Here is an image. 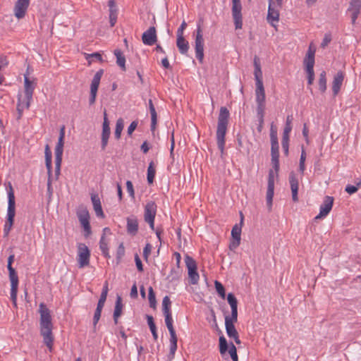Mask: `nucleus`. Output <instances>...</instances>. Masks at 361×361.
<instances>
[{"instance_id": "1a4fd4ad", "label": "nucleus", "mask_w": 361, "mask_h": 361, "mask_svg": "<svg viewBox=\"0 0 361 361\" xmlns=\"http://www.w3.org/2000/svg\"><path fill=\"white\" fill-rule=\"evenodd\" d=\"M185 265L188 270V277L191 284L195 285L198 283L200 276L197 271V264L192 257L186 255L185 257Z\"/></svg>"}, {"instance_id": "393cba45", "label": "nucleus", "mask_w": 361, "mask_h": 361, "mask_svg": "<svg viewBox=\"0 0 361 361\" xmlns=\"http://www.w3.org/2000/svg\"><path fill=\"white\" fill-rule=\"evenodd\" d=\"M227 300L231 308V314L229 317L238 318V300L234 294L232 293H228Z\"/></svg>"}, {"instance_id": "f8f14e48", "label": "nucleus", "mask_w": 361, "mask_h": 361, "mask_svg": "<svg viewBox=\"0 0 361 361\" xmlns=\"http://www.w3.org/2000/svg\"><path fill=\"white\" fill-rule=\"evenodd\" d=\"M157 205L154 202H149L145 207V221L149 224L150 228L154 229V218L156 215Z\"/></svg>"}, {"instance_id": "603ef678", "label": "nucleus", "mask_w": 361, "mask_h": 361, "mask_svg": "<svg viewBox=\"0 0 361 361\" xmlns=\"http://www.w3.org/2000/svg\"><path fill=\"white\" fill-rule=\"evenodd\" d=\"M215 288L216 290V292L219 293V295L223 298H225L226 294H225V288L224 286L218 281H215L214 282Z\"/></svg>"}, {"instance_id": "2eb2a0df", "label": "nucleus", "mask_w": 361, "mask_h": 361, "mask_svg": "<svg viewBox=\"0 0 361 361\" xmlns=\"http://www.w3.org/2000/svg\"><path fill=\"white\" fill-rule=\"evenodd\" d=\"M333 204L334 198L330 196H326L323 203L320 206L319 214L315 216L314 220L325 217L331 210Z\"/></svg>"}, {"instance_id": "f3484780", "label": "nucleus", "mask_w": 361, "mask_h": 361, "mask_svg": "<svg viewBox=\"0 0 361 361\" xmlns=\"http://www.w3.org/2000/svg\"><path fill=\"white\" fill-rule=\"evenodd\" d=\"M273 0H269V8H268V13L267 20L268 23L271 24V26L276 27V23L279 20V11L274 8L273 6L274 4Z\"/></svg>"}, {"instance_id": "dca6fc26", "label": "nucleus", "mask_w": 361, "mask_h": 361, "mask_svg": "<svg viewBox=\"0 0 361 361\" xmlns=\"http://www.w3.org/2000/svg\"><path fill=\"white\" fill-rule=\"evenodd\" d=\"M29 4V0H17L14 6V15L18 19L25 17Z\"/></svg>"}, {"instance_id": "5701e85b", "label": "nucleus", "mask_w": 361, "mask_h": 361, "mask_svg": "<svg viewBox=\"0 0 361 361\" xmlns=\"http://www.w3.org/2000/svg\"><path fill=\"white\" fill-rule=\"evenodd\" d=\"M289 183L292 192V199L294 202L298 200V180L294 172H290L289 175Z\"/></svg>"}, {"instance_id": "7c9ffc66", "label": "nucleus", "mask_w": 361, "mask_h": 361, "mask_svg": "<svg viewBox=\"0 0 361 361\" xmlns=\"http://www.w3.org/2000/svg\"><path fill=\"white\" fill-rule=\"evenodd\" d=\"M103 73V70L100 69L94 74L90 85L91 91L97 92Z\"/></svg>"}, {"instance_id": "423d86ee", "label": "nucleus", "mask_w": 361, "mask_h": 361, "mask_svg": "<svg viewBox=\"0 0 361 361\" xmlns=\"http://www.w3.org/2000/svg\"><path fill=\"white\" fill-rule=\"evenodd\" d=\"M77 217L84 229L85 236L88 237L91 233V226L90 224V213L87 209L84 206H80L76 211Z\"/></svg>"}, {"instance_id": "4c0bfd02", "label": "nucleus", "mask_w": 361, "mask_h": 361, "mask_svg": "<svg viewBox=\"0 0 361 361\" xmlns=\"http://www.w3.org/2000/svg\"><path fill=\"white\" fill-rule=\"evenodd\" d=\"M318 85L319 90L322 92H324L326 90V72L324 71H322V73L319 74Z\"/></svg>"}, {"instance_id": "c9c22d12", "label": "nucleus", "mask_w": 361, "mask_h": 361, "mask_svg": "<svg viewBox=\"0 0 361 361\" xmlns=\"http://www.w3.org/2000/svg\"><path fill=\"white\" fill-rule=\"evenodd\" d=\"M7 268L9 271L11 285L18 284V277L15 269L12 267V263H8Z\"/></svg>"}, {"instance_id": "f704fd0d", "label": "nucleus", "mask_w": 361, "mask_h": 361, "mask_svg": "<svg viewBox=\"0 0 361 361\" xmlns=\"http://www.w3.org/2000/svg\"><path fill=\"white\" fill-rule=\"evenodd\" d=\"M146 319H147L149 329L152 334L153 338L155 341H157L158 338V335H157V327H156V325L154 322V318L152 316L147 314Z\"/></svg>"}, {"instance_id": "f257e3e1", "label": "nucleus", "mask_w": 361, "mask_h": 361, "mask_svg": "<svg viewBox=\"0 0 361 361\" xmlns=\"http://www.w3.org/2000/svg\"><path fill=\"white\" fill-rule=\"evenodd\" d=\"M39 313L40 314V334L43 337L44 343L51 350L54 342V336L52 334L53 324L51 322V312L47 305L42 302L39 305Z\"/></svg>"}, {"instance_id": "aec40b11", "label": "nucleus", "mask_w": 361, "mask_h": 361, "mask_svg": "<svg viewBox=\"0 0 361 361\" xmlns=\"http://www.w3.org/2000/svg\"><path fill=\"white\" fill-rule=\"evenodd\" d=\"M142 42L146 45H153L157 40L156 28L150 27L142 36Z\"/></svg>"}, {"instance_id": "e433bc0d", "label": "nucleus", "mask_w": 361, "mask_h": 361, "mask_svg": "<svg viewBox=\"0 0 361 361\" xmlns=\"http://www.w3.org/2000/svg\"><path fill=\"white\" fill-rule=\"evenodd\" d=\"M99 247L102 250V254L106 257L109 258L110 255L109 253L108 243L105 240L104 234L102 235L100 241H99Z\"/></svg>"}, {"instance_id": "a878e982", "label": "nucleus", "mask_w": 361, "mask_h": 361, "mask_svg": "<svg viewBox=\"0 0 361 361\" xmlns=\"http://www.w3.org/2000/svg\"><path fill=\"white\" fill-rule=\"evenodd\" d=\"M227 300L231 308V314L229 317L238 318V300L234 294L232 293H228Z\"/></svg>"}, {"instance_id": "de8ad7c7", "label": "nucleus", "mask_w": 361, "mask_h": 361, "mask_svg": "<svg viewBox=\"0 0 361 361\" xmlns=\"http://www.w3.org/2000/svg\"><path fill=\"white\" fill-rule=\"evenodd\" d=\"M150 114H151V130L152 132L154 131L157 125V115L155 110V108L149 109Z\"/></svg>"}, {"instance_id": "39448f33", "label": "nucleus", "mask_w": 361, "mask_h": 361, "mask_svg": "<svg viewBox=\"0 0 361 361\" xmlns=\"http://www.w3.org/2000/svg\"><path fill=\"white\" fill-rule=\"evenodd\" d=\"M314 54L315 49H312V46L310 45L304 59V64L306 67V71L307 73V83L310 85L313 83L314 80Z\"/></svg>"}, {"instance_id": "cd10ccee", "label": "nucleus", "mask_w": 361, "mask_h": 361, "mask_svg": "<svg viewBox=\"0 0 361 361\" xmlns=\"http://www.w3.org/2000/svg\"><path fill=\"white\" fill-rule=\"evenodd\" d=\"M254 66H255L254 75H255V78L256 80V84H259V82H263L262 72L261 70L259 59L256 56L254 58Z\"/></svg>"}, {"instance_id": "f03ea898", "label": "nucleus", "mask_w": 361, "mask_h": 361, "mask_svg": "<svg viewBox=\"0 0 361 361\" xmlns=\"http://www.w3.org/2000/svg\"><path fill=\"white\" fill-rule=\"evenodd\" d=\"M230 113L228 109L225 106H221L219 110L218 116V123L216 130V141L218 148L220 149L221 154L224 153L225 145V135L227 130L228 123V118Z\"/></svg>"}, {"instance_id": "ddd939ff", "label": "nucleus", "mask_w": 361, "mask_h": 361, "mask_svg": "<svg viewBox=\"0 0 361 361\" xmlns=\"http://www.w3.org/2000/svg\"><path fill=\"white\" fill-rule=\"evenodd\" d=\"M78 248V262L79 267L82 268L87 266L90 263V252L88 247L84 243H79Z\"/></svg>"}, {"instance_id": "13d9d810", "label": "nucleus", "mask_w": 361, "mask_h": 361, "mask_svg": "<svg viewBox=\"0 0 361 361\" xmlns=\"http://www.w3.org/2000/svg\"><path fill=\"white\" fill-rule=\"evenodd\" d=\"M331 41V35L329 33L325 34L323 40L321 43V47L324 49Z\"/></svg>"}, {"instance_id": "c85d7f7f", "label": "nucleus", "mask_w": 361, "mask_h": 361, "mask_svg": "<svg viewBox=\"0 0 361 361\" xmlns=\"http://www.w3.org/2000/svg\"><path fill=\"white\" fill-rule=\"evenodd\" d=\"M176 45L181 54H187L189 49V43L184 37H177Z\"/></svg>"}, {"instance_id": "bb28decb", "label": "nucleus", "mask_w": 361, "mask_h": 361, "mask_svg": "<svg viewBox=\"0 0 361 361\" xmlns=\"http://www.w3.org/2000/svg\"><path fill=\"white\" fill-rule=\"evenodd\" d=\"M138 231V221L136 217L130 216L127 218V232L130 235H135Z\"/></svg>"}, {"instance_id": "0eeeda50", "label": "nucleus", "mask_w": 361, "mask_h": 361, "mask_svg": "<svg viewBox=\"0 0 361 361\" xmlns=\"http://www.w3.org/2000/svg\"><path fill=\"white\" fill-rule=\"evenodd\" d=\"M279 171L276 172V169H270L268 176V184L267 191V204L269 211H271L272 207L273 197L274 193V178L278 176Z\"/></svg>"}, {"instance_id": "09e8293b", "label": "nucleus", "mask_w": 361, "mask_h": 361, "mask_svg": "<svg viewBox=\"0 0 361 361\" xmlns=\"http://www.w3.org/2000/svg\"><path fill=\"white\" fill-rule=\"evenodd\" d=\"M18 285H11V299L15 307H17V293H18Z\"/></svg>"}, {"instance_id": "e2e57ef3", "label": "nucleus", "mask_w": 361, "mask_h": 361, "mask_svg": "<svg viewBox=\"0 0 361 361\" xmlns=\"http://www.w3.org/2000/svg\"><path fill=\"white\" fill-rule=\"evenodd\" d=\"M86 59L89 60L90 58L95 59L96 60H98L99 61H102V55L97 52L91 54H86Z\"/></svg>"}, {"instance_id": "bf43d9fd", "label": "nucleus", "mask_w": 361, "mask_h": 361, "mask_svg": "<svg viewBox=\"0 0 361 361\" xmlns=\"http://www.w3.org/2000/svg\"><path fill=\"white\" fill-rule=\"evenodd\" d=\"M135 264H136L137 270L140 272L143 271V266L142 264V261L140 259L138 255H137V254L135 256Z\"/></svg>"}, {"instance_id": "69168bd1", "label": "nucleus", "mask_w": 361, "mask_h": 361, "mask_svg": "<svg viewBox=\"0 0 361 361\" xmlns=\"http://www.w3.org/2000/svg\"><path fill=\"white\" fill-rule=\"evenodd\" d=\"M102 311L97 310L94 312V317H93V325L95 326L100 319Z\"/></svg>"}, {"instance_id": "58836bf2", "label": "nucleus", "mask_w": 361, "mask_h": 361, "mask_svg": "<svg viewBox=\"0 0 361 361\" xmlns=\"http://www.w3.org/2000/svg\"><path fill=\"white\" fill-rule=\"evenodd\" d=\"M156 170L154 166V162L151 161L147 169V182L149 184H152L154 182Z\"/></svg>"}, {"instance_id": "4d7b16f0", "label": "nucleus", "mask_w": 361, "mask_h": 361, "mask_svg": "<svg viewBox=\"0 0 361 361\" xmlns=\"http://www.w3.org/2000/svg\"><path fill=\"white\" fill-rule=\"evenodd\" d=\"M126 188L129 195L135 199V191L132 182L130 180H127L126 182Z\"/></svg>"}, {"instance_id": "5fc2aeb1", "label": "nucleus", "mask_w": 361, "mask_h": 361, "mask_svg": "<svg viewBox=\"0 0 361 361\" xmlns=\"http://www.w3.org/2000/svg\"><path fill=\"white\" fill-rule=\"evenodd\" d=\"M108 6L109 7V15L118 16V8L114 0H109L108 1Z\"/></svg>"}, {"instance_id": "c756f323", "label": "nucleus", "mask_w": 361, "mask_h": 361, "mask_svg": "<svg viewBox=\"0 0 361 361\" xmlns=\"http://www.w3.org/2000/svg\"><path fill=\"white\" fill-rule=\"evenodd\" d=\"M122 308H123V304H122V300L121 296L118 295L116 303H115V308L114 312V321L116 324H118V317L122 314Z\"/></svg>"}, {"instance_id": "79ce46f5", "label": "nucleus", "mask_w": 361, "mask_h": 361, "mask_svg": "<svg viewBox=\"0 0 361 361\" xmlns=\"http://www.w3.org/2000/svg\"><path fill=\"white\" fill-rule=\"evenodd\" d=\"M257 116L258 121H261L262 123L264 116L265 102H259L257 103Z\"/></svg>"}, {"instance_id": "864d4df0", "label": "nucleus", "mask_w": 361, "mask_h": 361, "mask_svg": "<svg viewBox=\"0 0 361 361\" xmlns=\"http://www.w3.org/2000/svg\"><path fill=\"white\" fill-rule=\"evenodd\" d=\"M228 353L233 361H238V357L237 355V349L233 343H230Z\"/></svg>"}, {"instance_id": "9d476101", "label": "nucleus", "mask_w": 361, "mask_h": 361, "mask_svg": "<svg viewBox=\"0 0 361 361\" xmlns=\"http://www.w3.org/2000/svg\"><path fill=\"white\" fill-rule=\"evenodd\" d=\"M241 220L240 225L235 224L231 231V240L229 243V249L231 250H235L240 243V235H241V225L243 224V216L240 212Z\"/></svg>"}, {"instance_id": "20e7f679", "label": "nucleus", "mask_w": 361, "mask_h": 361, "mask_svg": "<svg viewBox=\"0 0 361 361\" xmlns=\"http://www.w3.org/2000/svg\"><path fill=\"white\" fill-rule=\"evenodd\" d=\"M270 139H271V164L273 168L276 171H279V142L277 137V130L273 126H271L270 129Z\"/></svg>"}, {"instance_id": "9b49d317", "label": "nucleus", "mask_w": 361, "mask_h": 361, "mask_svg": "<svg viewBox=\"0 0 361 361\" xmlns=\"http://www.w3.org/2000/svg\"><path fill=\"white\" fill-rule=\"evenodd\" d=\"M195 43L196 58L200 63H202L204 59V39L200 26L197 27Z\"/></svg>"}, {"instance_id": "49530a36", "label": "nucleus", "mask_w": 361, "mask_h": 361, "mask_svg": "<svg viewBox=\"0 0 361 361\" xmlns=\"http://www.w3.org/2000/svg\"><path fill=\"white\" fill-rule=\"evenodd\" d=\"M24 108H26L25 104L24 105L23 102L22 101L21 94H18V103H17V111H18L17 119L18 120H19L21 118Z\"/></svg>"}, {"instance_id": "a18cd8bd", "label": "nucleus", "mask_w": 361, "mask_h": 361, "mask_svg": "<svg viewBox=\"0 0 361 361\" xmlns=\"http://www.w3.org/2000/svg\"><path fill=\"white\" fill-rule=\"evenodd\" d=\"M228 343L227 341L224 336L219 337V351L221 355L226 353L228 350Z\"/></svg>"}, {"instance_id": "ea45409f", "label": "nucleus", "mask_w": 361, "mask_h": 361, "mask_svg": "<svg viewBox=\"0 0 361 361\" xmlns=\"http://www.w3.org/2000/svg\"><path fill=\"white\" fill-rule=\"evenodd\" d=\"M64 138L59 137L58 142L55 147V157H62L63 152Z\"/></svg>"}, {"instance_id": "052dcab7", "label": "nucleus", "mask_w": 361, "mask_h": 361, "mask_svg": "<svg viewBox=\"0 0 361 361\" xmlns=\"http://www.w3.org/2000/svg\"><path fill=\"white\" fill-rule=\"evenodd\" d=\"M186 27L187 23H185V21H183L180 26L178 27L177 30V37H183V32Z\"/></svg>"}, {"instance_id": "412c9836", "label": "nucleus", "mask_w": 361, "mask_h": 361, "mask_svg": "<svg viewBox=\"0 0 361 361\" xmlns=\"http://www.w3.org/2000/svg\"><path fill=\"white\" fill-rule=\"evenodd\" d=\"M238 318L229 317V315L225 316L226 331L229 338L238 334L234 324L237 322Z\"/></svg>"}, {"instance_id": "c03bdc74", "label": "nucleus", "mask_w": 361, "mask_h": 361, "mask_svg": "<svg viewBox=\"0 0 361 361\" xmlns=\"http://www.w3.org/2000/svg\"><path fill=\"white\" fill-rule=\"evenodd\" d=\"M178 338L176 335L170 336V355L173 357L177 350Z\"/></svg>"}, {"instance_id": "4be33fe9", "label": "nucleus", "mask_w": 361, "mask_h": 361, "mask_svg": "<svg viewBox=\"0 0 361 361\" xmlns=\"http://www.w3.org/2000/svg\"><path fill=\"white\" fill-rule=\"evenodd\" d=\"M344 80V73L342 71H338L334 76L332 82V91L334 95L336 96L339 92L341 85Z\"/></svg>"}, {"instance_id": "37998d69", "label": "nucleus", "mask_w": 361, "mask_h": 361, "mask_svg": "<svg viewBox=\"0 0 361 361\" xmlns=\"http://www.w3.org/2000/svg\"><path fill=\"white\" fill-rule=\"evenodd\" d=\"M171 302L169 296H165L162 300V311L164 314L171 313Z\"/></svg>"}, {"instance_id": "8fccbe9b", "label": "nucleus", "mask_w": 361, "mask_h": 361, "mask_svg": "<svg viewBox=\"0 0 361 361\" xmlns=\"http://www.w3.org/2000/svg\"><path fill=\"white\" fill-rule=\"evenodd\" d=\"M148 299L149 302V305L152 308H155L156 307V297L155 293L152 287H149L148 290Z\"/></svg>"}, {"instance_id": "a211bd4d", "label": "nucleus", "mask_w": 361, "mask_h": 361, "mask_svg": "<svg viewBox=\"0 0 361 361\" xmlns=\"http://www.w3.org/2000/svg\"><path fill=\"white\" fill-rule=\"evenodd\" d=\"M111 130L109 127V123L106 116V113L104 111V122L102 125V149L104 150L108 144V140L110 136Z\"/></svg>"}, {"instance_id": "3c124183", "label": "nucleus", "mask_w": 361, "mask_h": 361, "mask_svg": "<svg viewBox=\"0 0 361 361\" xmlns=\"http://www.w3.org/2000/svg\"><path fill=\"white\" fill-rule=\"evenodd\" d=\"M62 157H55V178L57 180L61 173Z\"/></svg>"}, {"instance_id": "6e6552de", "label": "nucleus", "mask_w": 361, "mask_h": 361, "mask_svg": "<svg viewBox=\"0 0 361 361\" xmlns=\"http://www.w3.org/2000/svg\"><path fill=\"white\" fill-rule=\"evenodd\" d=\"M242 4L240 0H232V17L235 28L241 29L243 27Z\"/></svg>"}, {"instance_id": "0e129e2a", "label": "nucleus", "mask_w": 361, "mask_h": 361, "mask_svg": "<svg viewBox=\"0 0 361 361\" xmlns=\"http://www.w3.org/2000/svg\"><path fill=\"white\" fill-rule=\"evenodd\" d=\"M137 126V121H133L128 128V135H131Z\"/></svg>"}, {"instance_id": "6e6d98bb", "label": "nucleus", "mask_w": 361, "mask_h": 361, "mask_svg": "<svg viewBox=\"0 0 361 361\" xmlns=\"http://www.w3.org/2000/svg\"><path fill=\"white\" fill-rule=\"evenodd\" d=\"M306 159V153L304 149L302 150L300 159V164H299V171L303 174L304 171L305 169V162Z\"/></svg>"}, {"instance_id": "680f3d73", "label": "nucleus", "mask_w": 361, "mask_h": 361, "mask_svg": "<svg viewBox=\"0 0 361 361\" xmlns=\"http://www.w3.org/2000/svg\"><path fill=\"white\" fill-rule=\"evenodd\" d=\"M358 188L356 185H348L345 190L350 195H352L357 191Z\"/></svg>"}, {"instance_id": "2f4dec72", "label": "nucleus", "mask_w": 361, "mask_h": 361, "mask_svg": "<svg viewBox=\"0 0 361 361\" xmlns=\"http://www.w3.org/2000/svg\"><path fill=\"white\" fill-rule=\"evenodd\" d=\"M256 102H265V92L263 82L256 84Z\"/></svg>"}, {"instance_id": "7ed1b4c3", "label": "nucleus", "mask_w": 361, "mask_h": 361, "mask_svg": "<svg viewBox=\"0 0 361 361\" xmlns=\"http://www.w3.org/2000/svg\"><path fill=\"white\" fill-rule=\"evenodd\" d=\"M7 220L4 228V235L7 237L12 228L16 215L15 195L11 183H8Z\"/></svg>"}, {"instance_id": "72a5a7b5", "label": "nucleus", "mask_w": 361, "mask_h": 361, "mask_svg": "<svg viewBox=\"0 0 361 361\" xmlns=\"http://www.w3.org/2000/svg\"><path fill=\"white\" fill-rule=\"evenodd\" d=\"M165 317V323L169 331L170 336L176 335L173 326V318L171 313L164 314Z\"/></svg>"}, {"instance_id": "6ab92c4d", "label": "nucleus", "mask_w": 361, "mask_h": 361, "mask_svg": "<svg viewBox=\"0 0 361 361\" xmlns=\"http://www.w3.org/2000/svg\"><path fill=\"white\" fill-rule=\"evenodd\" d=\"M361 0H350L348 11L351 13V23L355 24L356 20L360 13Z\"/></svg>"}, {"instance_id": "b1692460", "label": "nucleus", "mask_w": 361, "mask_h": 361, "mask_svg": "<svg viewBox=\"0 0 361 361\" xmlns=\"http://www.w3.org/2000/svg\"><path fill=\"white\" fill-rule=\"evenodd\" d=\"M91 200L97 216L100 218H104V214L103 212L101 201L98 195L92 194Z\"/></svg>"}, {"instance_id": "338daca9", "label": "nucleus", "mask_w": 361, "mask_h": 361, "mask_svg": "<svg viewBox=\"0 0 361 361\" xmlns=\"http://www.w3.org/2000/svg\"><path fill=\"white\" fill-rule=\"evenodd\" d=\"M45 164L47 169V175L52 173L51 159H45Z\"/></svg>"}, {"instance_id": "473e14b6", "label": "nucleus", "mask_w": 361, "mask_h": 361, "mask_svg": "<svg viewBox=\"0 0 361 361\" xmlns=\"http://www.w3.org/2000/svg\"><path fill=\"white\" fill-rule=\"evenodd\" d=\"M114 55L116 57V63L123 71H126V58L120 49L114 50Z\"/></svg>"}, {"instance_id": "a19ab883", "label": "nucleus", "mask_w": 361, "mask_h": 361, "mask_svg": "<svg viewBox=\"0 0 361 361\" xmlns=\"http://www.w3.org/2000/svg\"><path fill=\"white\" fill-rule=\"evenodd\" d=\"M123 120L122 118H118L116 121V128L114 132L115 138L118 140L121 137V135L122 130L123 129Z\"/></svg>"}, {"instance_id": "4468645a", "label": "nucleus", "mask_w": 361, "mask_h": 361, "mask_svg": "<svg viewBox=\"0 0 361 361\" xmlns=\"http://www.w3.org/2000/svg\"><path fill=\"white\" fill-rule=\"evenodd\" d=\"M24 82H25V107L28 109L30 106V102L32 99V94L35 88V82L34 80H30L27 75H24Z\"/></svg>"}, {"instance_id": "774afa93", "label": "nucleus", "mask_w": 361, "mask_h": 361, "mask_svg": "<svg viewBox=\"0 0 361 361\" xmlns=\"http://www.w3.org/2000/svg\"><path fill=\"white\" fill-rule=\"evenodd\" d=\"M152 246L149 243H147L143 250V256L145 259H147L151 252Z\"/></svg>"}]
</instances>
